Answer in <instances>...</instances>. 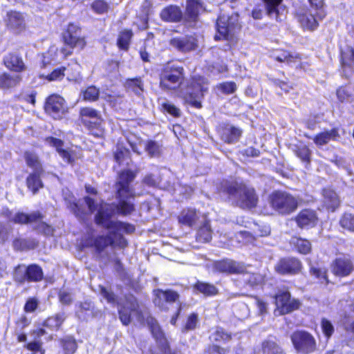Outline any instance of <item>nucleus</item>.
<instances>
[{"label":"nucleus","instance_id":"12","mask_svg":"<svg viewBox=\"0 0 354 354\" xmlns=\"http://www.w3.org/2000/svg\"><path fill=\"white\" fill-rule=\"evenodd\" d=\"M275 303L282 314L290 313L299 307V301L291 299L286 288L279 290L275 295Z\"/></svg>","mask_w":354,"mask_h":354},{"label":"nucleus","instance_id":"6","mask_svg":"<svg viewBox=\"0 0 354 354\" xmlns=\"http://www.w3.org/2000/svg\"><path fill=\"white\" fill-rule=\"evenodd\" d=\"M184 79L183 66L175 64H169L161 74L160 86L165 91H175L181 87Z\"/></svg>","mask_w":354,"mask_h":354},{"label":"nucleus","instance_id":"4","mask_svg":"<svg viewBox=\"0 0 354 354\" xmlns=\"http://www.w3.org/2000/svg\"><path fill=\"white\" fill-rule=\"evenodd\" d=\"M221 190L227 193L230 198L236 201L241 208H252L256 206L257 196L252 188L236 181H225L221 186Z\"/></svg>","mask_w":354,"mask_h":354},{"label":"nucleus","instance_id":"33","mask_svg":"<svg viewBox=\"0 0 354 354\" xmlns=\"http://www.w3.org/2000/svg\"><path fill=\"white\" fill-rule=\"evenodd\" d=\"M324 203L326 208L334 211L339 205V199L337 194L330 189L323 190Z\"/></svg>","mask_w":354,"mask_h":354},{"label":"nucleus","instance_id":"45","mask_svg":"<svg viewBox=\"0 0 354 354\" xmlns=\"http://www.w3.org/2000/svg\"><path fill=\"white\" fill-rule=\"evenodd\" d=\"M342 66L343 68L348 67L351 71H354V50L348 48L346 51L342 52Z\"/></svg>","mask_w":354,"mask_h":354},{"label":"nucleus","instance_id":"46","mask_svg":"<svg viewBox=\"0 0 354 354\" xmlns=\"http://www.w3.org/2000/svg\"><path fill=\"white\" fill-rule=\"evenodd\" d=\"M209 339L213 342H226L231 339V334L227 333L221 327H216L209 336Z\"/></svg>","mask_w":354,"mask_h":354},{"label":"nucleus","instance_id":"3","mask_svg":"<svg viewBox=\"0 0 354 354\" xmlns=\"http://www.w3.org/2000/svg\"><path fill=\"white\" fill-rule=\"evenodd\" d=\"M136 174L131 170H124L119 174L116 183L117 198L119 200L117 209L123 215L130 214L135 210L130 201L134 196L133 189L130 186Z\"/></svg>","mask_w":354,"mask_h":354},{"label":"nucleus","instance_id":"2","mask_svg":"<svg viewBox=\"0 0 354 354\" xmlns=\"http://www.w3.org/2000/svg\"><path fill=\"white\" fill-rule=\"evenodd\" d=\"M118 304L121 306L119 309V315L120 319L124 325H128L131 322V318L133 317H135L138 322L145 320L153 337L162 347L164 353L166 354H171L168 342L158 323L156 319L150 315L145 317V313L140 310L137 300L133 295L127 297L124 304Z\"/></svg>","mask_w":354,"mask_h":354},{"label":"nucleus","instance_id":"10","mask_svg":"<svg viewBox=\"0 0 354 354\" xmlns=\"http://www.w3.org/2000/svg\"><path fill=\"white\" fill-rule=\"evenodd\" d=\"M291 341L295 349L304 354L315 351L316 342L315 338L309 333L297 330L291 335Z\"/></svg>","mask_w":354,"mask_h":354},{"label":"nucleus","instance_id":"7","mask_svg":"<svg viewBox=\"0 0 354 354\" xmlns=\"http://www.w3.org/2000/svg\"><path fill=\"white\" fill-rule=\"evenodd\" d=\"M216 28L217 34L214 36L216 40L222 38L226 40L232 39L241 28L238 14L234 13L230 16L225 14L220 15L217 19Z\"/></svg>","mask_w":354,"mask_h":354},{"label":"nucleus","instance_id":"15","mask_svg":"<svg viewBox=\"0 0 354 354\" xmlns=\"http://www.w3.org/2000/svg\"><path fill=\"white\" fill-rule=\"evenodd\" d=\"M155 298L153 299L154 304L161 310L167 311L169 310V304H171L177 301L179 299V295L173 290H162L160 289L154 290Z\"/></svg>","mask_w":354,"mask_h":354},{"label":"nucleus","instance_id":"56","mask_svg":"<svg viewBox=\"0 0 354 354\" xmlns=\"http://www.w3.org/2000/svg\"><path fill=\"white\" fill-rule=\"evenodd\" d=\"M216 87L224 94H232L236 90V85L233 82L221 83L218 84Z\"/></svg>","mask_w":354,"mask_h":354},{"label":"nucleus","instance_id":"13","mask_svg":"<svg viewBox=\"0 0 354 354\" xmlns=\"http://www.w3.org/2000/svg\"><path fill=\"white\" fill-rule=\"evenodd\" d=\"M45 110L54 119L62 118L66 111L64 99L58 95L49 96L46 102Z\"/></svg>","mask_w":354,"mask_h":354},{"label":"nucleus","instance_id":"27","mask_svg":"<svg viewBox=\"0 0 354 354\" xmlns=\"http://www.w3.org/2000/svg\"><path fill=\"white\" fill-rule=\"evenodd\" d=\"M21 81V77L19 75L10 73H0L1 89L6 90L15 88L19 84Z\"/></svg>","mask_w":354,"mask_h":354},{"label":"nucleus","instance_id":"43","mask_svg":"<svg viewBox=\"0 0 354 354\" xmlns=\"http://www.w3.org/2000/svg\"><path fill=\"white\" fill-rule=\"evenodd\" d=\"M124 85L128 91L133 92L135 94L138 95H140L143 90V84L140 77L128 79L125 82Z\"/></svg>","mask_w":354,"mask_h":354},{"label":"nucleus","instance_id":"58","mask_svg":"<svg viewBox=\"0 0 354 354\" xmlns=\"http://www.w3.org/2000/svg\"><path fill=\"white\" fill-rule=\"evenodd\" d=\"M66 70L65 67H60L57 69H55L52 71L51 73L47 75L46 76V78L48 81H57V80H61L64 77V71Z\"/></svg>","mask_w":354,"mask_h":354},{"label":"nucleus","instance_id":"60","mask_svg":"<svg viewBox=\"0 0 354 354\" xmlns=\"http://www.w3.org/2000/svg\"><path fill=\"white\" fill-rule=\"evenodd\" d=\"M28 242H30V241L27 239H16L13 243V245L15 249L21 250L33 249L36 247L35 243L32 242V245H28Z\"/></svg>","mask_w":354,"mask_h":354},{"label":"nucleus","instance_id":"36","mask_svg":"<svg viewBox=\"0 0 354 354\" xmlns=\"http://www.w3.org/2000/svg\"><path fill=\"white\" fill-rule=\"evenodd\" d=\"M194 289L205 296H213L218 293V289L214 285L202 281L196 283Z\"/></svg>","mask_w":354,"mask_h":354},{"label":"nucleus","instance_id":"31","mask_svg":"<svg viewBox=\"0 0 354 354\" xmlns=\"http://www.w3.org/2000/svg\"><path fill=\"white\" fill-rule=\"evenodd\" d=\"M242 133V131L231 124H226L222 131L221 138L227 143L236 142Z\"/></svg>","mask_w":354,"mask_h":354},{"label":"nucleus","instance_id":"37","mask_svg":"<svg viewBox=\"0 0 354 354\" xmlns=\"http://www.w3.org/2000/svg\"><path fill=\"white\" fill-rule=\"evenodd\" d=\"M243 281L247 286L255 288L263 283L264 276L260 273H246L243 275Z\"/></svg>","mask_w":354,"mask_h":354},{"label":"nucleus","instance_id":"30","mask_svg":"<svg viewBox=\"0 0 354 354\" xmlns=\"http://www.w3.org/2000/svg\"><path fill=\"white\" fill-rule=\"evenodd\" d=\"M199 216L200 214L196 209L190 208L185 209L179 214L178 221L182 225L192 227L196 224Z\"/></svg>","mask_w":354,"mask_h":354},{"label":"nucleus","instance_id":"20","mask_svg":"<svg viewBox=\"0 0 354 354\" xmlns=\"http://www.w3.org/2000/svg\"><path fill=\"white\" fill-rule=\"evenodd\" d=\"M318 218L314 210L305 209L297 214L295 221L300 228H311L317 225Z\"/></svg>","mask_w":354,"mask_h":354},{"label":"nucleus","instance_id":"35","mask_svg":"<svg viewBox=\"0 0 354 354\" xmlns=\"http://www.w3.org/2000/svg\"><path fill=\"white\" fill-rule=\"evenodd\" d=\"M24 158L27 165L33 169V171L44 172L41 163L36 153L31 151H26Z\"/></svg>","mask_w":354,"mask_h":354},{"label":"nucleus","instance_id":"47","mask_svg":"<svg viewBox=\"0 0 354 354\" xmlns=\"http://www.w3.org/2000/svg\"><path fill=\"white\" fill-rule=\"evenodd\" d=\"M212 239V230L209 222H205L197 232V240L201 242H208Z\"/></svg>","mask_w":354,"mask_h":354},{"label":"nucleus","instance_id":"22","mask_svg":"<svg viewBox=\"0 0 354 354\" xmlns=\"http://www.w3.org/2000/svg\"><path fill=\"white\" fill-rule=\"evenodd\" d=\"M215 268L220 272L241 274L245 270L243 263L233 260L226 259L216 263Z\"/></svg>","mask_w":354,"mask_h":354},{"label":"nucleus","instance_id":"11","mask_svg":"<svg viewBox=\"0 0 354 354\" xmlns=\"http://www.w3.org/2000/svg\"><path fill=\"white\" fill-rule=\"evenodd\" d=\"M46 141L49 145L54 147L64 161L69 165H73L76 160L81 157L80 151L64 148L63 141L59 139L48 137L46 138Z\"/></svg>","mask_w":354,"mask_h":354},{"label":"nucleus","instance_id":"57","mask_svg":"<svg viewBox=\"0 0 354 354\" xmlns=\"http://www.w3.org/2000/svg\"><path fill=\"white\" fill-rule=\"evenodd\" d=\"M63 347L66 354H73L77 349V343L72 337H66L63 340Z\"/></svg>","mask_w":354,"mask_h":354},{"label":"nucleus","instance_id":"50","mask_svg":"<svg viewBox=\"0 0 354 354\" xmlns=\"http://www.w3.org/2000/svg\"><path fill=\"white\" fill-rule=\"evenodd\" d=\"M145 151L150 157H158L161 153L160 145L155 141H148L145 145Z\"/></svg>","mask_w":354,"mask_h":354},{"label":"nucleus","instance_id":"26","mask_svg":"<svg viewBox=\"0 0 354 354\" xmlns=\"http://www.w3.org/2000/svg\"><path fill=\"white\" fill-rule=\"evenodd\" d=\"M306 137L311 138V137L305 135ZM339 137L338 130L336 128L330 130L324 131L317 134L312 138L315 144L318 147H322L328 144L331 140H336Z\"/></svg>","mask_w":354,"mask_h":354},{"label":"nucleus","instance_id":"16","mask_svg":"<svg viewBox=\"0 0 354 354\" xmlns=\"http://www.w3.org/2000/svg\"><path fill=\"white\" fill-rule=\"evenodd\" d=\"M171 47L181 53L194 50L198 47L197 39L192 35L173 37L169 41Z\"/></svg>","mask_w":354,"mask_h":354},{"label":"nucleus","instance_id":"18","mask_svg":"<svg viewBox=\"0 0 354 354\" xmlns=\"http://www.w3.org/2000/svg\"><path fill=\"white\" fill-rule=\"evenodd\" d=\"M301 268V262L296 258H284L277 263L275 270L281 274L298 273Z\"/></svg>","mask_w":354,"mask_h":354},{"label":"nucleus","instance_id":"28","mask_svg":"<svg viewBox=\"0 0 354 354\" xmlns=\"http://www.w3.org/2000/svg\"><path fill=\"white\" fill-rule=\"evenodd\" d=\"M44 218V216L39 211L33 212L29 214L18 212L15 215L12 221L19 224H33V223H37Z\"/></svg>","mask_w":354,"mask_h":354},{"label":"nucleus","instance_id":"49","mask_svg":"<svg viewBox=\"0 0 354 354\" xmlns=\"http://www.w3.org/2000/svg\"><path fill=\"white\" fill-rule=\"evenodd\" d=\"M295 151L297 157H299L303 162H306L307 164L310 162L311 151L307 146H297Z\"/></svg>","mask_w":354,"mask_h":354},{"label":"nucleus","instance_id":"23","mask_svg":"<svg viewBox=\"0 0 354 354\" xmlns=\"http://www.w3.org/2000/svg\"><path fill=\"white\" fill-rule=\"evenodd\" d=\"M80 118L81 122L86 127H90L93 124L102 121L100 112L91 107L82 108L80 111Z\"/></svg>","mask_w":354,"mask_h":354},{"label":"nucleus","instance_id":"53","mask_svg":"<svg viewBox=\"0 0 354 354\" xmlns=\"http://www.w3.org/2000/svg\"><path fill=\"white\" fill-rule=\"evenodd\" d=\"M99 95V89L94 86H91L83 92V99L86 101L94 102L98 99Z\"/></svg>","mask_w":354,"mask_h":354},{"label":"nucleus","instance_id":"38","mask_svg":"<svg viewBox=\"0 0 354 354\" xmlns=\"http://www.w3.org/2000/svg\"><path fill=\"white\" fill-rule=\"evenodd\" d=\"M263 354H285L277 343L271 339L265 340L262 343Z\"/></svg>","mask_w":354,"mask_h":354},{"label":"nucleus","instance_id":"24","mask_svg":"<svg viewBox=\"0 0 354 354\" xmlns=\"http://www.w3.org/2000/svg\"><path fill=\"white\" fill-rule=\"evenodd\" d=\"M7 26L15 33H19L26 28L25 19L21 12L10 11L8 13Z\"/></svg>","mask_w":354,"mask_h":354},{"label":"nucleus","instance_id":"14","mask_svg":"<svg viewBox=\"0 0 354 354\" xmlns=\"http://www.w3.org/2000/svg\"><path fill=\"white\" fill-rule=\"evenodd\" d=\"M203 9L201 0H187L183 23L188 26H194L198 20L200 11Z\"/></svg>","mask_w":354,"mask_h":354},{"label":"nucleus","instance_id":"61","mask_svg":"<svg viewBox=\"0 0 354 354\" xmlns=\"http://www.w3.org/2000/svg\"><path fill=\"white\" fill-rule=\"evenodd\" d=\"M100 294L107 301V302L115 304L117 303L115 296L111 290L104 287H100Z\"/></svg>","mask_w":354,"mask_h":354},{"label":"nucleus","instance_id":"41","mask_svg":"<svg viewBox=\"0 0 354 354\" xmlns=\"http://www.w3.org/2000/svg\"><path fill=\"white\" fill-rule=\"evenodd\" d=\"M65 319V313H59L54 316L48 317L45 322V325L51 329L57 330L61 326Z\"/></svg>","mask_w":354,"mask_h":354},{"label":"nucleus","instance_id":"25","mask_svg":"<svg viewBox=\"0 0 354 354\" xmlns=\"http://www.w3.org/2000/svg\"><path fill=\"white\" fill-rule=\"evenodd\" d=\"M183 17L182 10L177 6H167L160 12V18L167 22L183 21Z\"/></svg>","mask_w":354,"mask_h":354},{"label":"nucleus","instance_id":"51","mask_svg":"<svg viewBox=\"0 0 354 354\" xmlns=\"http://www.w3.org/2000/svg\"><path fill=\"white\" fill-rule=\"evenodd\" d=\"M57 53V48L55 46H50L48 50L42 55V66L46 67L49 64H54L58 62L57 58L50 59V56L56 55Z\"/></svg>","mask_w":354,"mask_h":354},{"label":"nucleus","instance_id":"54","mask_svg":"<svg viewBox=\"0 0 354 354\" xmlns=\"http://www.w3.org/2000/svg\"><path fill=\"white\" fill-rule=\"evenodd\" d=\"M340 225L344 229L351 232H354V215L351 214H344L340 219Z\"/></svg>","mask_w":354,"mask_h":354},{"label":"nucleus","instance_id":"39","mask_svg":"<svg viewBox=\"0 0 354 354\" xmlns=\"http://www.w3.org/2000/svg\"><path fill=\"white\" fill-rule=\"evenodd\" d=\"M114 158L119 165H128L130 160V151L125 147L118 145Z\"/></svg>","mask_w":354,"mask_h":354},{"label":"nucleus","instance_id":"42","mask_svg":"<svg viewBox=\"0 0 354 354\" xmlns=\"http://www.w3.org/2000/svg\"><path fill=\"white\" fill-rule=\"evenodd\" d=\"M132 35V31L130 30H124L120 32L117 41L118 46L120 49L127 50Z\"/></svg>","mask_w":354,"mask_h":354},{"label":"nucleus","instance_id":"9","mask_svg":"<svg viewBox=\"0 0 354 354\" xmlns=\"http://www.w3.org/2000/svg\"><path fill=\"white\" fill-rule=\"evenodd\" d=\"M43 275L41 268L36 264L28 266L19 265L14 271V279L19 283H24L26 281L37 282L43 279Z\"/></svg>","mask_w":354,"mask_h":354},{"label":"nucleus","instance_id":"32","mask_svg":"<svg viewBox=\"0 0 354 354\" xmlns=\"http://www.w3.org/2000/svg\"><path fill=\"white\" fill-rule=\"evenodd\" d=\"M5 66L15 72H21L25 69L22 59L16 54L9 53L3 58Z\"/></svg>","mask_w":354,"mask_h":354},{"label":"nucleus","instance_id":"21","mask_svg":"<svg viewBox=\"0 0 354 354\" xmlns=\"http://www.w3.org/2000/svg\"><path fill=\"white\" fill-rule=\"evenodd\" d=\"M268 15L277 21H282L286 13L285 7L281 5L282 0H263Z\"/></svg>","mask_w":354,"mask_h":354},{"label":"nucleus","instance_id":"19","mask_svg":"<svg viewBox=\"0 0 354 354\" xmlns=\"http://www.w3.org/2000/svg\"><path fill=\"white\" fill-rule=\"evenodd\" d=\"M205 91L206 88H204L201 85L193 84L187 88V91L185 93V100L192 106L199 109L201 107V100Z\"/></svg>","mask_w":354,"mask_h":354},{"label":"nucleus","instance_id":"44","mask_svg":"<svg viewBox=\"0 0 354 354\" xmlns=\"http://www.w3.org/2000/svg\"><path fill=\"white\" fill-rule=\"evenodd\" d=\"M273 57L279 62H286L290 64L295 62L298 58L297 55H294L290 52L286 50H277L273 54Z\"/></svg>","mask_w":354,"mask_h":354},{"label":"nucleus","instance_id":"29","mask_svg":"<svg viewBox=\"0 0 354 354\" xmlns=\"http://www.w3.org/2000/svg\"><path fill=\"white\" fill-rule=\"evenodd\" d=\"M353 269V263L350 259L339 258L334 263L333 272L336 275L344 277L350 274Z\"/></svg>","mask_w":354,"mask_h":354},{"label":"nucleus","instance_id":"59","mask_svg":"<svg viewBox=\"0 0 354 354\" xmlns=\"http://www.w3.org/2000/svg\"><path fill=\"white\" fill-rule=\"evenodd\" d=\"M91 8L97 14H102L107 12L109 6L102 0H95L93 2Z\"/></svg>","mask_w":354,"mask_h":354},{"label":"nucleus","instance_id":"62","mask_svg":"<svg viewBox=\"0 0 354 354\" xmlns=\"http://www.w3.org/2000/svg\"><path fill=\"white\" fill-rule=\"evenodd\" d=\"M87 128L91 133L95 137H102L104 136V129L102 126V121L97 124H93L91 127Z\"/></svg>","mask_w":354,"mask_h":354},{"label":"nucleus","instance_id":"8","mask_svg":"<svg viewBox=\"0 0 354 354\" xmlns=\"http://www.w3.org/2000/svg\"><path fill=\"white\" fill-rule=\"evenodd\" d=\"M272 208L280 214H289L298 206L297 200L291 194L283 192H273L270 196Z\"/></svg>","mask_w":354,"mask_h":354},{"label":"nucleus","instance_id":"34","mask_svg":"<svg viewBox=\"0 0 354 354\" xmlns=\"http://www.w3.org/2000/svg\"><path fill=\"white\" fill-rule=\"evenodd\" d=\"M43 172L33 171L26 178V185L29 189H30L34 194L38 190L43 187V183L40 179V176Z\"/></svg>","mask_w":354,"mask_h":354},{"label":"nucleus","instance_id":"40","mask_svg":"<svg viewBox=\"0 0 354 354\" xmlns=\"http://www.w3.org/2000/svg\"><path fill=\"white\" fill-rule=\"evenodd\" d=\"M291 243L295 246L298 252L301 254H308L311 250V243L307 239L293 237Z\"/></svg>","mask_w":354,"mask_h":354},{"label":"nucleus","instance_id":"48","mask_svg":"<svg viewBox=\"0 0 354 354\" xmlns=\"http://www.w3.org/2000/svg\"><path fill=\"white\" fill-rule=\"evenodd\" d=\"M94 308L93 304L88 301L80 303L79 309L76 311V314L80 319H85L86 315H88L89 313H92Z\"/></svg>","mask_w":354,"mask_h":354},{"label":"nucleus","instance_id":"55","mask_svg":"<svg viewBox=\"0 0 354 354\" xmlns=\"http://www.w3.org/2000/svg\"><path fill=\"white\" fill-rule=\"evenodd\" d=\"M160 105L162 109L174 117H178L180 115V109L176 107L174 104L169 102L167 100H163L160 102Z\"/></svg>","mask_w":354,"mask_h":354},{"label":"nucleus","instance_id":"17","mask_svg":"<svg viewBox=\"0 0 354 354\" xmlns=\"http://www.w3.org/2000/svg\"><path fill=\"white\" fill-rule=\"evenodd\" d=\"M65 44L71 48L77 47L80 49L85 46V41L81 36L80 29L74 24H69L67 31L64 35Z\"/></svg>","mask_w":354,"mask_h":354},{"label":"nucleus","instance_id":"1","mask_svg":"<svg viewBox=\"0 0 354 354\" xmlns=\"http://www.w3.org/2000/svg\"><path fill=\"white\" fill-rule=\"evenodd\" d=\"M91 213L97 210L95 216V222L109 230V234L100 236L94 241V245L99 252H102L109 245L118 246L123 248L127 245V240L123 237L122 233L131 234L135 230L133 225L120 221H113L111 219L113 209L110 205H100L98 207L97 203L91 197L84 198Z\"/></svg>","mask_w":354,"mask_h":354},{"label":"nucleus","instance_id":"63","mask_svg":"<svg viewBox=\"0 0 354 354\" xmlns=\"http://www.w3.org/2000/svg\"><path fill=\"white\" fill-rule=\"evenodd\" d=\"M59 299L62 304L69 305L73 301V297L71 292L61 290L59 292Z\"/></svg>","mask_w":354,"mask_h":354},{"label":"nucleus","instance_id":"64","mask_svg":"<svg viewBox=\"0 0 354 354\" xmlns=\"http://www.w3.org/2000/svg\"><path fill=\"white\" fill-rule=\"evenodd\" d=\"M198 323V315L195 313H192L190 315L187 320L186 324L185 326V330H194L197 325Z\"/></svg>","mask_w":354,"mask_h":354},{"label":"nucleus","instance_id":"52","mask_svg":"<svg viewBox=\"0 0 354 354\" xmlns=\"http://www.w3.org/2000/svg\"><path fill=\"white\" fill-rule=\"evenodd\" d=\"M43 219L37 221V223H33L32 225H35L34 228L37 230L39 233H41L46 236H52L53 235L54 229L52 226L48 225L46 223L42 221Z\"/></svg>","mask_w":354,"mask_h":354},{"label":"nucleus","instance_id":"5","mask_svg":"<svg viewBox=\"0 0 354 354\" xmlns=\"http://www.w3.org/2000/svg\"><path fill=\"white\" fill-rule=\"evenodd\" d=\"M310 8H302L297 10V15L301 26L313 30L318 26V20L326 16L323 0H309Z\"/></svg>","mask_w":354,"mask_h":354}]
</instances>
